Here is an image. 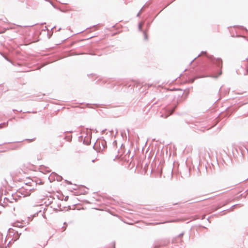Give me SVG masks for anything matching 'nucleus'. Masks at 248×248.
I'll use <instances>...</instances> for the list:
<instances>
[{"mask_svg": "<svg viewBox=\"0 0 248 248\" xmlns=\"http://www.w3.org/2000/svg\"><path fill=\"white\" fill-rule=\"evenodd\" d=\"M98 160L97 157H94V158H93L91 159H90L88 161V163L89 165H91V162L92 163H94L95 162L97 161Z\"/></svg>", "mask_w": 248, "mask_h": 248, "instance_id": "nucleus-1", "label": "nucleus"}, {"mask_svg": "<svg viewBox=\"0 0 248 248\" xmlns=\"http://www.w3.org/2000/svg\"><path fill=\"white\" fill-rule=\"evenodd\" d=\"M173 111H174V109H173V110L171 111V112L170 113V115H170L172 114V113H173Z\"/></svg>", "mask_w": 248, "mask_h": 248, "instance_id": "nucleus-2", "label": "nucleus"}]
</instances>
